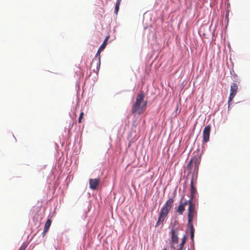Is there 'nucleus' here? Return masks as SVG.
Instances as JSON below:
<instances>
[{
	"mask_svg": "<svg viewBox=\"0 0 250 250\" xmlns=\"http://www.w3.org/2000/svg\"><path fill=\"white\" fill-rule=\"evenodd\" d=\"M146 104H147V101H145L143 103V104L142 105V110H143V112L146 110Z\"/></svg>",
	"mask_w": 250,
	"mask_h": 250,
	"instance_id": "obj_19",
	"label": "nucleus"
},
{
	"mask_svg": "<svg viewBox=\"0 0 250 250\" xmlns=\"http://www.w3.org/2000/svg\"><path fill=\"white\" fill-rule=\"evenodd\" d=\"M102 50H100L99 48L94 58L93 59V64H96L97 65V68L100 66L101 65V56L100 53L102 51Z\"/></svg>",
	"mask_w": 250,
	"mask_h": 250,
	"instance_id": "obj_10",
	"label": "nucleus"
},
{
	"mask_svg": "<svg viewBox=\"0 0 250 250\" xmlns=\"http://www.w3.org/2000/svg\"><path fill=\"white\" fill-rule=\"evenodd\" d=\"M93 60H92V62L91 63L90 65V69L92 70L94 72L98 73L99 71L100 66L97 68V65L96 64H93Z\"/></svg>",
	"mask_w": 250,
	"mask_h": 250,
	"instance_id": "obj_13",
	"label": "nucleus"
},
{
	"mask_svg": "<svg viewBox=\"0 0 250 250\" xmlns=\"http://www.w3.org/2000/svg\"><path fill=\"white\" fill-rule=\"evenodd\" d=\"M200 163V159L197 157H194L190 159L187 167V170H189L190 171L191 170V168L194 167L192 177H193V179H195V181H196L197 178V174Z\"/></svg>",
	"mask_w": 250,
	"mask_h": 250,
	"instance_id": "obj_3",
	"label": "nucleus"
},
{
	"mask_svg": "<svg viewBox=\"0 0 250 250\" xmlns=\"http://www.w3.org/2000/svg\"><path fill=\"white\" fill-rule=\"evenodd\" d=\"M164 250H167L166 249H164Z\"/></svg>",
	"mask_w": 250,
	"mask_h": 250,
	"instance_id": "obj_23",
	"label": "nucleus"
},
{
	"mask_svg": "<svg viewBox=\"0 0 250 250\" xmlns=\"http://www.w3.org/2000/svg\"><path fill=\"white\" fill-rule=\"evenodd\" d=\"M197 180L196 181L193 177H192L191 182H190V197L191 199H195L196 197V194H197V191L196 188L195 187V185L196 184Z\"/></svg>",
	"mask_w": 250,
	"mask_h": 250,
	"instance_id": "obj_7",
	"label": "nucleus"
},
{
	"mask_svg": "<svg viewBox=\"0 0 250 250\" xmlns=\"http://www.w3.org/2000/svg\"><path fill=\"white\" fill-rule=\"evenodd\" d=\"M184 198V196L182 197L183 199ZM185 207L184 206V205H183V201L182 200H181L180 202L179 207H178L177 209H176V211L179 213V214H183L184 211H185Z\"/></svg>",
	"mask_w": 250,
	"mask_h": 250,
	"instance_id": "obj_12",
	"label": "nucleus"
},
{
	"mask_svg": "<svg viewBox=\"0 0 250 250\" xmlns=\"http://www.w3.org/2000/svg\"><path fill=\"white\" fill-rule=\"evenodd\" d=\"M178 250H182V249H179Z\"/></svg>",
	"mask_w": 250,
	"mask_h": 250,
	"instance_id": "obj_22",
	"label": "nucleus"
},
{
	"mask_svg": "<svg viewBox=\"0 0 250 250\" xmlns=\"http://www.w3.org/2000/svg\"><path fill=\"white\" fill-rule=\"evenodd\" d=\"M121 2V0H117L116 1L115 7V13H116V14H117V13L119 11V7H120Z\"/></svg>",
	"mask_w": 250,
	"mask_h": 250,
	"instance_id": "obj_16",
	"label": "nucleus"
},
{
	"mask_svg": "<svg viewBox=\"0 0 250 250\" xmlns=\"http://www.w3.org/2000/svg\"><path fill=\"white\" fill-rule=\"evenodd\" d=\"M145 95L143 92L139 94L136 99L135 103L132 105V114H137L138 115L143 113L141 104L144 102Z\"/></svg>",
	"mask_w": 250,
	"mask_h": 250,
	"instance_id": "obj_2",
	"label": "nucleus"
},
{
	"mask_svg": "<svg viewBox=\"0 0 250 250\" xmlns=\"http://www.w3.org/2000/svg\"><path fill=\"white\" fill-rule=\"evenodd\" d=\"M83 112H82L81 113H80V116H79V123H81V122H82V120L83 118Z\"/></svg>",
	"mask_w": 250,
	"mask_h": 250,
	"instance_id": "obj_20",
	"label": "nucleus"
},
{
	"mask_svg": "<svg viewBox=\"0 0 250 250\" xmlns=\"http://www.w3.org/2000/svg\"><path fill=\"white\" fill-rule=\"evenodd\" d=\"M51 222H52V221L50 219H48L47 220V221L46 222V223L44 225L43 231L42 233L43 236H44L45 235V233H46V232H47V231L48 230V229L51 226Z\"/></svg>",
	"mask_w": 250,
	"mask_h": 250,
	"instance_id": "obj_11",
	"label": "nucleus"
},
{
	"mask_svg": "<svg viewBox=\"0 0 250 250\" xmlns=\"http://www.w3.org/2000/svg\"><path fill=\"white\" fill-rule=\"evenodd\" d=\"M210 130V125H207L204 128L203 133V141L204 143H207L209 141Z\"/></svg>",
	"mask_w": 250,
	"mask_h": 250,
	"instance_id": "obj_8",
	"label": "nucleus"
},
{
	"mask_svg": "<svg viewBox=\"0 0 250 250\" xmlns=\"http://www.w3.org/2000/svg\"><path fill=\"white\" fill-rule=\"evenodd\" d=\"M26 245L25 244H23L20 247L19 250H25L26 248Z\"/></svg>",
	"mask_w": 250,
	"mask_h": 250,
	"instance_id": "obj_21",
	"label": "nucleus"
},
{
	"mask_svg": "<svg viewBox=\"0 0 250 250\" xmlns=\"http://www.w3.org/2000/svg\"><path fill=\"white\" fill-rule=\"evenodd\" d=\"M238 90V85L236 83H232L230 85V94L229 97L228 103L229 106L230 105V103L232 101L233 99L235 96Z\"/></svg>",
	"mask_w": 250,
	"mask_h": 250,
	"instance_id": "obj_6",
	"label": "nucleus"
},
{
	"mask_svg": "<svg viewBox=\"0 0 250 250\" xmlns=\"http://www.w3.org/2000/svg\"><path fill=\"white\" fill-rule=\"evenodd\" d=\"M188 226L190 228V238L192 240H193L194 236V229L193 227V224L188 225Z\"/></svg>",
	"mask_w": 250,
	"mask_h": 250,
	"instance_id": "obj_14",
	"label": "nucleus"
},
{
	"mask_svg": "<svg viewBox=\"0 0 250 250\" xmlns=\"http://www.w3.org/2000/svg\"><path fill=\"white\" fill-rule=\"evenodd\" d=\"M186 235H184L182 239V241L180 244V248L179 249H182V250H184L183 246L186 242Z\"/></svg>",
	"mask_w": 250,
	"mask_h": 250,
	"instance_id": "obj_17",
	"label": "nucleus"
},
{
	"mask_svg": "<svg viewBox=\"0 0 250 250\" xmlns=\"http://www.w3.org/2000/svg\"><path fill=\"white\" fill-rule=\"evenodd\" d=\"M197 215V210L196 209L195 204L194 203H189V206L188 208V225L193 224L192 221L194 218L196 217Z\"/></svg>",
	"mask_w": 250,
	"mask_h": 250,
	"instance_id": "obj_4",
	"label": "nucleus"
},
{
	"mask_svg": "<svg viewBox=\"0 0 250 250\" xmlns=\"http://www.w3.org/2000/svg\"><path fill=\"white\" fill-rule=\"evenodd\" d=\"M100 183V179H90L89 180V188L92 190H95Z\"/></svg>",
	"mask_w": 250,
	"mask_h": 250,
	"instance_id": "obj_9",
	"label": "nucleus"
},
{
	"mask_svg": "<svg viewBox=\"0 0 250 250\" xmlns=\"http://www.w3.org/2000/svg\"><path fill=\"white\" fill-rule=\"evenodd\" d=\"M173 203L174 199L172 198H170L162 208L159 214V217L156 224V227L159 226L163 223L170 210L172 208Z\"/></svg>",
	"mask_w": 250,
	"mask_h": 250,
	"instance_id": "obj_1",
	"label": "nucleus"
},
{
	"mask_svg": "<svg viewBox=\"0 0 250 250\" xmlns=\"http://www.w3.org/2000/svg\"><path fill=\"white\" fill-rule=\"evenodd\" d=\"M108 39H109V37L108 36L106 37V38L104 39L103 43L100 46V47L99 48L100 50H103V49H104V48L105 47V46L106 45V42L108 41Z\"/></svg>",
	"mask_w": 250,
	"mask_h": 250,
	"instance_id": "obj_15",
	"label": "nucleus"
},
{
	"mask_svg": "<svg viewBox=\"0 0 250 250\" xmlns=\"http://www.w3.org/2000/svg\"><path fill=\"white\" fill-rule=\"evenodd\" d=\"M193 199H191V197H190V199L188 200V201H185V202H183V205H184V206L185 207V206L187 205V204H188V206H189V203L191 201V203H193Z\"/></svg>",
	"mask_w": 250,
	"mask_h": 250,
	"instance_id": "obj_18",
	"label": "nucleus"
},
{
	"mask_svg": "<svg viewBox=\"0 0 250 250\" xmlns=\"http://www.w3.org/2000/svg\"><path fill=\"white\" fill-rule=\"evenodd\" d=\"M179 234V229L172 228L171 230V247L174 248V245L177 244L179 241L178 235Z\"/></svg>",
	"mask_w": 250,
	"mask_h": 250,
	"instance_id": "obj_5",
	"label": "nucleus"
}]
</instances>
